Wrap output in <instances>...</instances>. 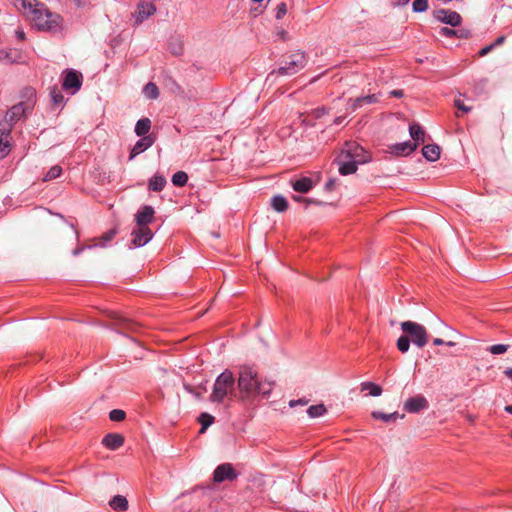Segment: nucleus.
<instances>
[{
	"label": "nucleus",
	"instance_id": "nucleus-30",
	"mask_svg": "<svg viewBox=\"0 0 512 512\" xmlns=\"http://www.w3.org/2000/svg\"><path fill=\"white\" fill-rule=\"evenodd\" d=\"M271 206L272 208L281 213V212H284L287 210L288 208V201L287 199L282 196V195H275L272 199H271Z\"/></svg>",
	"mask_w": 512,
	"mask_h": 512
},
{
	"label": "nucleus",
	"instance_id": "nucleus-60",
	"mask_svg": "<svg viewBox=\"0 0 512 512\" xmlns=\"http://www.w3.org/2000/svg\"><path fill=\"white\" fill-rule=\"evenodd\" d=\"M2 59L10 60L9 52H7L5 50H0V60H2Z\"/></svg>",
	"mask_w": 512,
	"mask_h": 512
},
{
	"label": "nucleus",
	"instance_id": "nucleus-45",
	"mask_svg": "<svg viewBox=\"0 0 512 512\" xmlns=\"http://www.w3.org/2000/svg\"><path fill=\"white\" fill-rule=\"evenodd\" d=\"M287 13V5L284 2H281L276 7V19H282Z\"/></svg>",
	"mask_w": 512,
	"mask_h": 512
},
{
	"label": "nucleus",
	"instance_id": "nucleus-62",
	"mask_svg": "<svg viewBox=\"0 0 512 512\" xmlns=\"http://www.w3.org/2000/svg\"><path fill=\"white\" fill-rule=\"evenodd\" d=\"M410 0H394V4L398 6H405Z\"/></svg>",
	"mask_w": 512,
	"mask_h": 512
},
{
	"label": "nucleus",
	"instance_id": "nucleus-39",
	"mask_svg": "<svg viewBox=\"0 0 512 512\" xmlns=\"http://www.w3.org/2000/svg\"><path fill=\"white\" fill-rule=\"evenodd\" d=\"M410 339L405 334L401 335L397 340V348L400 352L406 353L410 348Z\"/></svg>",
	"mask_w": 512,
	"mask_h": 512
},
{
	"label": "nucleus",
	"instance_id": "nucleus-21",
	"mask_svg": "<svg viewBox=\"0 0 512 512\" xmlns=\"http://www.w3.org/2000/svg\"><path fill=\"white\" fill-rule=\"evenodd\" d=\"M441 149L437 144H427L422 148L423 157L430 162L437 161L440 158Z\"/></svg>",
	"mask_w": 512,
	"mask_h": 512
},
{
	"label": "nucleus",
	"instance_id": "nucleus-56",
	"mask_svg": "<svg viewBox=\"0 0 512 512\" xmlns=\"http://www.w3.org/2000/svg\"><path fill=\"white\" fill-rule=\"evenodd\" d=\"M404 95L403 90L401 89H395L390 92V96L395 98H402Z\"/></svg>",
	"mask_w": 512,
	"mask_h": 512
},
{
	"label": "nucleus",
	"instance_id": "nucleus-40",
	"mask_svg": "<svg viewBox=\"0 0 512 512\" xmlns=\"http://www.w3.org/2000/svg\"><path fill=\"white\" fill-rule=\"evenodd\" d=\"M428 7V0H414L412 3V9L415 13L425 12Z\"/></svg>",
	"mask_w": 512,
	"mask_h": 512
},
{
	"label": "nucleus",
	"instance_id": "nucleus-28",
	"mask_svg": "<svg viewBox=\"0 0 512 512\" xmlns=\"http://www.w3.org/2000/svg\"><path fill=\"white\" fill-rule=\"evenodd\" d=\"M109 505L115 511L124 512L128 509V500L122 495H115L109 501Z\"/></svg>",
	"mask_w": 512,
	"mask_h": 512
},
{
	"label": "nucleus",
	"instance_id": "nucleus-17",
	"mask_svg": "<svg viewBox=\"0 0 512 512\" xmlns=\"http://www.w3.org/2000/svg\"><path fill=\"white\" fill-rule=\"evenodd\" d=\"M338 164V171L341 175L347 176L355 173L358 168V163L350 158H343V154L340 152L336 159Z\"/></svg>",
	"mask_w": 512,
	"mask_h": 512
},
{
	"label": "nucleus",
	"instance_id": "nucleus-7",
	"mask_svg": "<svg viewBox=\"0 0 512 512\" xmlns=\"http://www.w3.org/2000/svg\"><path fill=\"white\" fill-rule=\"evenodd\" d=\"M32 110V105L27 102H19L13 105L5 114L4 121L0 122V126H9L10 130L24 116Z\"/></svg>",
	"mask_w": 512,
	"mask_h": 512
},
{
	"label": "nucleus",
	"instance_id": "nucleus-11",
	"mask_svg": "<svg viewBox=\"0 0 512 512\" xmlns=\"http://www.w3.org/2000/svg\"><path fill=\"white\" fill-rule=\"evenodd\" d=\"M408 413L416 414L429 408V402L422 394L408 398L403 406Z\"/></svg>",
	"mask_w": 512,
	"mask_h": 512
},
{
	"label": "nucleus",
	"instance_id": "nucleus-12",
	"mask_svg": "<svg viewBox=\"0 0 512 512\" xmlns=\"http://www.w3.org/2000/svg\"><path fill=\"white\" fill-rule=\"evenodd\" d=\"M153 2L154 1L150 0H142L137 4V10L134 16L137 24L142 23L156 12V6Z\"/></svg>",
	"mask_w": 512,
	"mask_h": 512
},
{
	"label": "nucleus",
	"instance_id": "nucleus-58",
	"mask_svg": "<svg viewBox=\"0 0 512 512\" xmlns=\"http://www.w3.org/2000/svg\"><path fill=\"white\" fill-rule=\"evenodd\" d=\"M505 41V36H499L495 39V41L492 43V45H494V48L503 44Z\"/></svg>",
	"mask_w": 512,
	"mask_h": 512
},
{
	"label": "nucleus",
	"instance_id": "nucleus-53",
	"mask_svg": "<svg viewBox=\"0 0 512 512\" xmlns=\"http://www.w3.org/2000/svg\"><path fill=\"white\" fill-rule=\"evenodd\" d=\"M169 81L171 82V89L173 91L178 92V93H183V89L175 80L170 79Z\"/></svg>",
	"mask_w": 512,
	"mask_h": 512
},
{
	"label": "nucleus",
	"instance_id": "nucleus-43",
	"mask_svg": "<svg viewBox=\"0 0 512 512\" xmlns=\"http://www.w3.org/2000/svg\"><path fill=\"white\" fill-rule=\"evenodd\" d=\"M116 233L117 232L115 229H111L105 232L101 237V243L99 245L104 247L108 242H110L115 237Z\"/></svg>",
	"mask_w": 512,
	"mask_h": 512
},
{
	"label": "nucleus",
	"instance_id": "nucleus-49",
	"mask_svg": "<svg viewBox=\"0 0 512 512\" xmlns=\"http://www.w3.org/2000/svg\"><path fill=\"white\" fill-rule=\"evenodd\" d=\"M327 113V110L325 107H320V108H317L313 111V114L315 116L316 119H319L321 118L322 116H324L325 114Z\"/></svg>",
	"mask_w": 512,
	"mask_h": 512
},
{
	"label": "nucleus",
	"instance_id": "nucleus-47",
	"mask_svg": "<svg viewBox=\"0 0 512 512\" xmlns=\"http://www.w3.org/2000/svg\"><path fill=\"white\" fill-rule=\"evenodd\" d=\"M193 493H199L201 494L203 497H206V496H210L212 494V489L210 487H201V488H196L193 490Z\"/></svg>",
	"mask_w": 512,
	"mask_h": 512
},
{
	"label": "nucleus",
	"instance_id": "nucleus-36",
	"mask_svg": "<svg viewBox=\"0 0 512 512\" xmlns=\"http://www.w3.org/2000/svg\"><path fill=\"white\" fill-rule=\"evenodd\" d=\"M271 392H272V382H261L259 380V383L257 386V395L269 397Z\"/></svg>",
	"mask_w": 512,
	"mask_h": 512
},
{
	"label": "nucleus",
	"instance_id": "nucleus-57",
	"mask_svg": "<svg viewBox=\"0 0 512 512\" xmlns=\"http://www.w3.org/2000/svg\"><path fill=\"white\" fill-rule=\"evenodd\" d=\"M77 7H86L90 4V0H73Z\"/></svg>",
	"mask_w": 512,
	"mask_h": 512
},
{
	"label": "nucleus",
	"instance_id": "nucleus-27",
	"mask_svg": "<svg viewBox=\"0 0 512 512\" xmlns=\"http://www.w3.org/2000/svg\"><path fill=\"white\" fill-rule=\"evenodd\" d=\"M16 6H20L24 13L27 15H31L34 10H37L42 6V3H39L37 0H15Z\"/></svg>",
	"mask_w": 512,
	"mask_h": 512
},
{
	"label": "nucleus",
	"instance_id": "nucleus-52",
	"mask_svg": "<svg viewBox=\"0 0 512 512\" xmlns=\"http://www.w3.org/2000/svg\"><path fill=\"white\" fill-rule=\"evenodd\" d=\"M494 49V45L490 44V45H487L485 47H483L480 51H479V56L483 57L485 55H487L490 51H492Z\"/></svg>",
	"mask_w": 512,
	"mask_h": 512
},
{
	"label": "nucleus",
	"instance_id": "nucleus-5",
	"mask_svg": "<svg viewBox=\"0 0 512 512\" xmlns=\"http://www.w3.org/2000/svg\"><path fill=\"white\" fill-rule=\"evenodd\" d=\"M401 329L415 346L422 348L427 344L428 334L423 325L413 321H404L401 323Z\"/></svg>",
	"mask_w": 512,
	"mask_h": 512
},
{
	"label": "nucleus",
	"instance_id": "nucleus-3",
	"mask_svg": "<svg viewBox=\"0 0 512 512\" xmlns=\"http://www.w3.org/2000/svg\"><path fill=\"white\" fill-rule=\"evenodd\" d=\"M234 392L235 377L231 370L225 369L216 377L209 400L212 403L221 404L226 397L234 395Z\"/></svg>",
	"mask_w": 512,
	"mask_h": 512
},
{
	"label": "nucleus",
	"instance_id": "nucleus-34",
	"mask_svg": "<svg viewBox=\"0 0 512 512\" xmlns=\"http://www.w3.org/2000/svg\"><path fill=\"white\" fill-rule=\"evenodd\" d=\"M171 181L174 186L183 187L188 182V175L184 171H178L173 174Z\"/></svg>",
	"mask_w": 512,
	"mask_h": 512
},
{
	"label": "nucleus",
	"instance_id": "nucleus-46",
	"mask_svg": "<svg viewBox=\"0 0 512 512\" xmlns=\"http://www.w3.org/2000/svg\"><path fill=\"white\" fill-rule=\"evenodd\" d=\"M455 106L457 107V109L461 110L462 112L464 113H468L471 111V107L470 106H466L463 101H461L460 99H456L455 102H454Z\"/></svg>",
	"mask_w": 512,
	"mask_h": 512
},
{
	"label": "nucleus",
	"instance_id": "nucleus-48",
	"mask_svg": "<svg viewBox=\"0 0 512 512\" xmlns=\"http://www.w3.org/2000/svg\"><path fill=\"white\" fill-rule=\"evenodd\" d=\"M363 99H364L365 105L374 104L379 101L378 96L376 94L363 96Z\"/></svg>",
	"mask_w": 512,
	"mask_h": 512
},
{
	"label": "nucleus",
	"instance_id": "nucleus-42",
	"mask_svg": "<svg viewBox=\"0 0 512 512\" xmlns=\"http://www.w3.org/2000/svg\"><path fill=\"white\" fill-rule=\"evenodd\" d=\"M509 345L507 344H495L488 348L489 352L493 355H500L507 352Z\"/></svg>",
	"mask_w": 512,
	"mask_h": 512
},
{
	"label": "nucleus",
	"instance_id": "nucleus-15",
	"mask_svg": "<svg viewBox=\"0 0 512 512\" xmlns=\"http://www.w3.org/2000/svg\"><path fill=\"white\" fill-rule=\"evenodd\" d=\"M11 132L9 126H0V159L5 158L11 151Z\"/></svg>",
	"mask_w": 512,
	"mask_h": 512
},
{
	"label": "nucleus",
	"instance_id": "nucleus-55",
	"mask_svg": "<svg viewBox=\"0 0 512 512\" xmlns=\"http://www.w3.org/2000/svg\"><path fill=\"white\" fill-rule=\"evenodd\" d=\"M305 206H309L311 204H314V205H322L323 203L315 198H305Z\"/></svg>",
	"mask_w": 512,
	"mask_h": 512
},
{
	"label": "nucleus",
	"instance_id": "nucleus-14",
	"mask_svg": "<svg viewBox=\"0 0 512 512\" xmlns=\"http://www.w3.org/2000/svg\"><path fill=\"white\" fill-rule=\"evenodd\" d=\"M156 141L153 134L141 137L132 147L129 154V160H133L137 155L149 149Z\"/></svg>",
	"mask_w": 512,
	"mask_h": 512
},
{
	"label": "nucleus",
	"instance_id": "nucleus-37",
	"mask_svg": "<svg viewBox=\"0 0 512 512\" xmlns=\"http://www.w3.org/2000/svg\"><path fill=\"white\" fill-rule=\"evenodd\" d=\"M50 95H51L52 103L55 106H62L63 105V103H64V96H63L62 92L57 87H53L51 89Z\"/></svg>",
	"mask_w": 512,
	"mask_h": 512
},
{
	"label": "nucleus",
	"instance_id": "nucleus-1",
	"mask_svg": "<svg viewBox=\"0 0 512 512\" xmlns=\"http://www.w3.org/2000/svg\"><path fill=\"white\" fill-rule=\"evenodd\" d=\"M258 383V371L253 366L243 365L240 367L237 384L242 401L257 396Z\"/></svg>",
	"mask_w": 512,
	"mask_h": 512
},
{
	"label": "nucleus",
	"instance_id": "nucleus-41",
	"mask_svg": "<svg viewBox=\"0 0 512 512\" xmlns=\"http://www.w3.org/2000/svg\"><path fill=\"white\" fill-rule=\"evenodd\" d=\"M126 417V413L121 409H113L109 413V418L111 421L120 422L124 420Z\"/></svg>",
	"mask_w": 512,
	"mask_h": 512
},
{
	"label": "nucleus",
	"instance_id": "nucleus-18",
	"mask_svg": "<svg viewBox=\"0 0 512 512\" xmlns=\"http://www.w3.org/2000/svg\"><path fill=\"white\" fill-rule=\"evenodd\" d=\"M417 144L411 141L396 143L390 147L391 153L396 156H407L414 152Z\"/></svg>",
	"mask_w": 512,
	"mask_h": 512
},
{
	"label": "nucleus",
	"instance_id": "nucleus-29",
	"mask_svg": "<svg viewBox=\"0 0 512 512\" xmlns=\"http://www.w3.org/2000/svg\"><path fill=\"white\" fill-rule=\"evenodd\" d=\"M117 325L123 334H126V332H136L139 328L136 322L127 318H120Z\"/></svg>",
	"mask_w": 512,
	"mask_h": 512
},
{
	"label": "nucleus",
	"instance_id": "nucleus-19",
	"mask_svg": "<svg viewBox=\"0 0 512 512\" xmlns=\"http://www.w3.org/2000/svg\"><path fill=\"white\" fill-rule=\"evenodd\" d=\"M439 35L446 38L456 37L459 39H468L471 37V31L465 28L452 29L448 27H441L439 30Z\"/></svg>",
	"mask_w": 512,
	"mask_h": 512
},
{
	"label": "nucleus",
	"instance_id": "nucleus-4",
	"mask_svg": "<svg viewBox=\"0 0 512 512\" xmlns=\"http://www.w3.org/2000/svg\"><path fill=\"white\" fill-rule=\"evenodd\" d=\"M308 62V58L305 52L295 51L281 61L280 66L277 70H273L270 75L278 74L281 76H292L302 70Z\"/></svg>",
	"mask_w": 512,
	"mask_h": 512
},
{
	"label": "nucleus",
	"instance_id": "nucleus-50",
	"mask_svg": "<svg viewBox=\"0 0 512 512\" xmlns=\"http://www.w3.org/2000/svg\"><path fill=\"white\" fill-rule=\"evenodd\" d=\"M307 403H308V401H307V400H305V399L291 400V401L289 402V406H290L291 408H293V407H295V406H297V405L305 406V405H307Z\"/></svg>",
	"mask_w": 512,
	"mask_h": 512
},
{
	"label": "nucleus",
	"instance_id": "nucleus-51",
	"mask_svg": "<svg viewBox=\"0 0 512 512\" xmlns=\"http://www.w3.org/2000/svg\"><path fill=\"white\" fill-rule=\"evenodd\" d=\"M335 185H336V179L331 178L325 183L324 188L326 191H332L334 189Z\"/></svg>",
	"mask_w": 512,
	"mask_h": 512
},
{
	"label": "nucleus",
	"instance_id": "nucleus-26",
	"mask_svg": "<svg viewBox=\"0 0 512 512\" xmlns=\"http://www.w3.org/2000/svg\"><path fill=\"white\" fill-rule=\"evenodd\" d=\"M151 129V120L149 118H141L137 121L134 131L139 137L148 136Z\"/></svg>",
	"mask_w": 512,
	"mask_h": 512
},
{
	"label": "nucleus",
	"instance_id": "nucleus-63",
	"mask_svg": "<svg viewBox=\"0 0 512 512\" xmlns=\"http://www.w3.org/2000/svg\"><path fill=\"white\" fill-rule=\"evenodd\" d=\"M433 344H434V345L439 346V345H443V344H445V341H444V340H442L441 338H435V339L433 340Z\"/></svg>",
	"mask_w": 512,
	"mask_h": 512
},
{
	"label": "nucleus",
	"instance_id": "nucleus-64",
	"mask_svg": "<svg viewBox=\"0 0 512 512\" xmlns=\"http://www.w3.org/2000/svg\"><path fill=\"white\" fill-rule=\"evenodd\" d=\"M504 374H505L508 378L512 379V368H508V369H506V370L504 371Z\"/></svg>",
	"mask_w": 512,
	"mask_h": 512
},
{
	"label": "nucleus",
	"instance_id": "nucleus-16",
	"mask_svg": "<svg viewBox=\"0 0 512 512\" xmlns=\"http://www.w3.org/2000/svg\"><path fill=\"white\" fill-rule=\"evenodd\" d=\"M155 210L150 205L142 206L135 214V222L137 226L148 227L154 219Z\"/></svg>",
	"mask_w": 512,
	"mask_h": 512
},
{
	"label": "nucleus",
	"instance_id": "nucleus-25",
	"mask_svg": "<svg viewBox=\"0 0 512 512\" xmlns=\"http://www.w3.org/2000/svg\"><path fill=\"white\" fill-rule=\"evenodd\" d=\"M372 418L381 420L386 423L395 422L397 419H403L405 417L404 414H399L397 411L393 413H384L381 411H373L371 413Z\"/></svg>",
	"mask_w": 512,
	"mask_h": 512
},
{
	"label": "nucleus",
	"instance_id": "nucleus-20",
	"mask_svg": "<svg viewBox=\"0 0 512 512\" xmlns=\"http://www.w3.org/2000/svg\"><path fill=\"white\" fill-rule=\"evenodd\" d=\"M123 443V436L117 433H108L102 440V444L110 450H117Z\"/></svg>",
	"mask_w": 512,
	"mask_h": 512
},
{
	"label": "nucleus",
	"instance_id": "nucleus-44",
	"mask_svg": "<svg viewBox=\"0 0 512 512\" xmlns=\"http://www.w3.org/2000/svg\"><path fill=\"white\" fill-rule=\"evenodd\" d=\"M349 105H350V108L352 109V111H355L358 108L363 107L365 105L363 96L362 97H357L355 99L350 98L349 99Z\"/></svg>",
	"mask_w": 512,
	"mask_h": 512
},
{
	"label": "nucleus",
	"instance_id": "nucleus-24",
	"mask_svg": "<svg viewBox=\"0 0 512 512\" xmlns=\"http://www.w3.org/2000/svg\"><path fill=\"white\" fill-rule=\"evenodd\" d=\"M409 133L411 138L414 140L413 143L418 145L425 142L426 132L420 124L412 123L409 126Z\"/></svg>",
	"mask_w": 512,
	"mask_h": 512
},
{
	"label": "nucleus",
	"instance_id": "nucleus-59",
	"mask_svg": "<svg viewBox=\"0 0 512 512\" xmlns=\"http://www.w3.org/2000/svg\"><path fill=\"white\" fill-rule=\"evenodd\" d=\"M85 249H86V247H85V246H84V247H78V248H76V249H74V250L72 251V254H73V256H78V255H80V254H81Z\"/></svg>",
	"mask_w": 512,
	"mask_h": 512
},
{
	"label": "nucleus",
	"instance_id": "nucleus-10",
	"mask_svg": "<svg viewBox=\"0 0 512 512\" xmlns=\"http://www.w3.org/2000/svg\"><path fill=\"white\" fill-rule=\"evenodd\" d=\"M434 18L441 23L450 25L451 27H458L462 23L461 15L449 9H438L433 12Z\"/></svg>",
	"mask_w": 512,
	"mask_h": 512
},
{
	"label": "nucleus",
	"instance_id": "nucleus-6",
	"mask_svg": "<svg viewBox=\"0 0 512 512\" xmlns=\"http://www.w3.org/2000/svg\"><path fill=\"white\" fill-rule=\"evenodd\" d=\"M341 153L343 154V158H350L355 160L358 164H365L371 160V156L368 151H366L356 141L345 142L341 149Z\"/></svg>",
	"mask_w": 512,
	"mask_h": 512
},
{
	"label": "nucleus",
	"instance_id": "nucleus-13",
	"mask_svg": "<svg viewBox=\"0 0 512 512\" xmlns=\"http://www.w3.org/2000/svg\"><path fill=\"white\" fill-rule=\"evenodd\" d=\"M132 244L134 247H143L152 238L153 233L149 227L138 226L137 229L132 231Z\"/></svg>",
	"mask_w": 512,
	"mask_h": 512
},
{
	"label": "nucleus",
	"instance_id": "nucleus-31",
	"mask_svg": "<svg viewBox=\"0 0 512 512\" xmlns=\"http://www.w3.org/2000/svg\"><path fill=\"white\" fill-rule=\"evenodd\" d=\"M143 94L147 99L155 100L159 97V89L157 85L153 82H148L143 87Z\"/></svg>",
	"mask_w": 512,
	"mask_h": 512
},
{
	"label": "nucleus",
	"instance_id": "nucleus-2",
	"mask_svg": "<svg viewBox=\"0 0 512 512\" xmlns=\"http://www.w3.org/2000/svg\"><path fill=\"white\" fill-rule=\"evenodd\" d=\"M33 26L38 30L50 33H57L62 28V17L54 12L48 10L44 5L34 10L30 15Z\"/></svg>",
	"mask_w": 512,
	"mask_h": 512
},
{
	"label": "nucleus",
	"instance_id": "nucleus-9",
	"mask_svg": "<svg viewBox=\"0 0 512 512\" xmlns=\"http://www.w3.org/2000/svg\"><path fill=\"white\" fill-rule=\"evenodd\" d=\"M239 473L234 469L231 463H223L218 465L213 472V481L222 483L224 481H234L238 478Z\"/></svg>",
	"mask_w": 512,
	"mask_h": 512
},
{
	"label": "nucleus",
	"instance_id": "nucleus-35",
	"mask_svg": "<svg viewBox=\"0 0 512 512\" xmlns=\"http://www.w3.org/2000/svg\"><path fill=\"white\" fill-rule=\"evenodd\" d=\"M327 412L324 404L312 405L307 409V414L310 418H317L323 416Z\"/></svg>",
	"mask_w": 512,
	"mask_h": 512
},
{
	"label": "nucleus",
	"instance_id": "nucleus-22",
	"mask_svg": "<svg viewBox=\"0 0 512 512\" xmlns=\"http://www.w3.org/2000/svg\"><path fill=\"white\" fill-rule=\"evenodd\" d=\"M167 184L165 177L161 174H154L148 181V189L153 192H161Z\"/></svg>",
	"mask_w": 512,
	"mask_h": 512
},
{
	"label": "nucleus",
	"instance_id": "nucleus-54",
	"mask_svg": "<svg viewBox=\"0 0 512 512\" xmlns=\"http://www.w3.org/2000/svg\"><path fill=\"white\" fill-rule=\"evenodd\" d=\"M171 52L173 55H176V56L181 55L183 52V48H182L181 44L171 46Z\"/></svg>",
	"mask_w": 512,
	"mask_h": 512
},
{
	"label": "nucleus",
	"instance_id": "nucleus-33",
	"mask_svg": "<svg viewBox=\"0 0 512 512\" xmlns=\"http://www.w3.org/2000/svg\"><path fill=\"white\" fill-rule=\"evenodd\" d=\"M214 416L207 412H203L198 417V421L201 424L200 433H204L209 426H211L214 423Z\"/></svg>",
	"mask_w": 512,
	"mask_h": 512
},
{
	"label": "nucleus",
	"instance_id": "nucleus-32",
	"mask_svg": "<svg viewBox=\"0 0 512 512\" xmlns=\"http://www.w3.org/2000/svg\"><path fill=\"white\" fill-rule=\"evenodd\" d=\"M361 390L362 391H369V394L373 397H378L382 394V388L380 385L375 384L373 382H363L361 384Z\"/></svg>",
	"mask_w": 512,
	"mask_h": 512
},
{
	"label": "nucleus",
	"instance_id": "nucleus-61",
	"mask_svg": "<svg viewBox=\"0 0 512 512\" xmlns=\"http://www.w3.org/2000/svg\"><path fill=\"white\" fill-rule=\"evenodd\" d=\"M16 37H17V39H19V40L23 41V40L25 39V33H24V31H22V30H17V31H16Z\"/></svg>",
	"mask_w": 512,
	"mask_h": 512
},
{
	"label": "nucleus",
	"instance_id": "nucleus-38",
	"mask_svg": "<svg viewBox=\"0 0 512 512\" xmlns=\"http://www.w3.org/2000/svg\"><path fill=\"white\" fill-rule=\"evenodd\" d=\"M62 168L59 165L52 166L43 178V181H50L60 177Z\"/></svg>",
	"mask_w": 512,
	"mask_h": 512
},
{
	"label": "nucleus",
	"instance_id": "nucleus-8",
	"mask_svg": "<svg viewBox=\"0 0 512 512\" xmlns=\"http://www.w3.org/2000/svg\"><path fill=\"white\" fill-rule=\"evenodd\" d=\"M82 74L74 69H66L62 73V88L72 95L82 86Z\"/></svg>",
	"mask_w": 512,
	"mask_h": 512
},
{
	"label": "nucleus",
	"instance_id": "nucleus-23",
	"mask_svg": "<svg viewBox=\"0 0 512 512\" xmlns=\"http://www.w3.org/2000/svg\"><path fill=\"white\" fill-rule=\"evenodd\" d=\"M292 188L299 193H308L313 188V181L309 177H302L292 182Z\"/></svg>",
	"mask_w": 512,
	"mask_h": 512
}]
</instances>
